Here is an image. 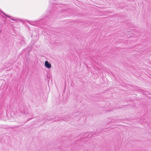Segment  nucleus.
Listing matches in <instances>:
<instances>
[{
	"mask_svg": "<svg viewBox=\"0 0 151 151\" xmlns=\"http://www.w3.org/2000/svg\"><path fill=\"white\" fill-rule=\"evenodd\" d=\"M57 117L58 116H55V118H53L54 119H55V121H58L62 119H63L64 121H67L69 119L68 117L66 116H65L64 118L63 119L61 117H60L59 118H57Z\"/></svg>",
	"mask_w": 151,
	"mask_h": 151,
	"instance_id": "f257e3e1",
	"label": "nucleus"
},
{
	"mask_svg": "<svg viewBox=\"0 0 151 151\" xmlns=\"http://www.w3.org/2000/svg\"><path fill=\"white\" fill-rule=\"evenodd\" d=\"M45 65L46 67L48 68H50L51 67V64L47 60L45 62Z\"/></svg>",
	"mask_w": 151,
	"mask_h": 151,
	"instance_id": "f03ea898",
	"label": "nucleus"
},
{
	"mask_svg": "<svg viewBox=\"0 0 151 151\" xmlns=\"http://www.w3.org/2000/svg\"><path fill=\"white\" fill-rule=\"evenodd\" d=\"M52 6L54 8L57 9L59 7V5L57 4H54Z\"/></svg>",
	"mask_w": 151,
	"mask_h": 151,
	"instance_id": "7ed1b4c3",
	"label": "nucleus"
},
{
	"mask_svg": "<svg viewBox=\"0 0 151 151\" xmlns=\"http://www.w3.org/2000/svg\"><path fill=\"white\" fill-rule=\"evenodd\" d=\"M1 13H3L5 16H7V17H9L10 18V19L12 20H14V19H13L11 17H10V16L8 15H6V14L4 13V12H3L2 11H1Z\"/></svg>",
	"mask_w": 151,
	"mask_h": 151,
	"instance_id": "20e7f679",
	"label": "nucleus"
},
{
	"mask_svg": "<svg viewBox=\"0 0 151 151\" xmlns=\"http://www.w3.org/2000/svg\"><path fill=\"white\" fill-rule=\"evenodd\" d=\"M55 119L54 120H54L53 119H46V121H51V120H52V122H56L55 121Z\"/></svg>",
	"mask_w": 151,
	"mask_h": 151,
	"instance_id": "39448f33",
	"label": "nucleus"
},
{
	"mask_svg": "<svg viewBox=\"0 0 151 151\" xmlns=\"http://www.w3.org/2000/svg\"><path fill=\"white\" fill-rule=\"evenodd\" d=\"M116 122V120L115 119H113L111 120V121H110L109 122V123L111 122Z\"/></svg>",
	"mask_w": 151,
	"mask_h": 151,
	"instance_id": "423d86ee",
	"label": "nucleus"
},
{
	"mask_svg": "<svg viewBox=\"0 0 151 151\" xmlns=\"http://www.w3.org/2000/svg\"><path fill=\"white\" fill-rule=\"evenodd\" d=\"M42 119H38V121H37L38 122L41 121H42Z\"/></svg>",
	"mask_w": 151,
	"mask_h": 151,
	"instance_id": "0eeeda50",
	"label": "nucleus"
}]
</instances>
